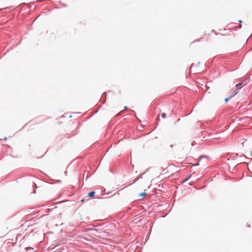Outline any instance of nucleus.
<instances>
[{"instance_id": "obj_1", "label": "nucleus", "mask_w": 252, "mask_h": 252, "mask_svg": "<svg viewBox=\"0 0 252 252\" xmlns=\"http://www.w3.org/2000/svg\"><path fill=\"white\" fill-rule=\"evenodd\" d=\"M238 92H239V89H236V90L234 91V93H233V94H231V97H233V96H235L236 94H238Z\"/></svg>"}, {"instance_id": "obj_2", "label": "nucleus", "mask_w": 252, "mask_h": 252, "mask_svg": "<svg viewBox=\"0 0 252 252\" xmlns=\"http://www.w3.org/2000/svg\"><path fill=\"white\" fill-rule=\"evenodd\" d=\"M95 194V192L94 191H91L90 192L89 194H88V196L90 197H94V195Z\"/></svg>"}, {"instance_id": "obj_3", "label": "nucleus", "mask_w": 252, "mask_h": 252, "mask_svg": "<svg viewBox=\"0 0 252 252\" xmlns=\"http://www.w3.org/2000/svg\"><path fill=\"white\" fill-rule=\"evenodd\" d=\"M243 83H244V82H241L240 83H238V84H236L235 86L237 88V89H239L241 88L240 87L241 85L243 84Z\"/></svg>"}, {"instance_id": "obj_4", "label": "nucleus", "mask_w": 252, "mask_h": 252, "mask_svg": "<svg viewBox=\"0 0 252 252\" xmlns=\"http://www.w3.org/2000/svg\"><path fill=\"white\" fill-rule=\"evenodd\" d=\"M161 117L162 118H165L166 117V114L164 113H163L161 114Z\"/></svg>"}, {"instance_id": "obj_5", "label": "nucleus", "mask_w": 252, "mask_h": 252, "mask_svg": "<svg viewBox=\"0 0 252 252\" xmlns=\"http://www.w3.org/2000/svg\"><path fill=\"white\" fill-rule=\"evenodd\" d=\"M146 195V193H145V192H142L140 194V196H142V197L145 196Z\"/></svg>"}, {"instance_id": "obj_6", "label": "nucleus", "mask_w": 252, "mask_h": 252, "mask_svg": "<svg viewBox=\"0 0 252 252\" xmlns=\"http://www.w3.org/2000/svg\"><path fill=\"white\" fill-rule=\"evenodd\" d=\"M137 180H138V179H137V178L135 179L134 180V181H133V182L132 183V184H133V183H134L135 182H136L137 181Z\"/></svg>"}, {"instance_id": "obj_7", "label": "nucleus", "mask_w": 252, "mask_h": 252, "mask_svg": "<svg viewBox=\"0 0 252 252\" xmlns=\"http://www.w3.org/2000/svg\"><path fill=\"white\" fill-rule=\"evenodd\" d=\"M207 157L205 156H202L200 157V158H206Z\"/></svg>"}, {"instance_id": "obj_8", "label": "nucleus", "mask_w": 252, "mask_h": 252, "mask_svg": "<svg viewBox=\"0 0 252 252\" xmlns=\"http://www.w3.org/2000/svg\"><path fill=\"white\" fill-rule=\"evenodd\" d=\"M228 100V98H226L225 99V101L226 102H227Z\"/></svg>"}, {"instance_id": "obj_9", "label": "nucleus", "mask_w": 252, "mask_h": 252, "mask_svg": "<svg viewBox=\"0 0 252 252\" xmlns=\"http://www.w3.org/2000/svg\"><path fill=\"white\" fill-rule=\"evenodd\" d=\"M4 140L6 141L7 140V138L6 137H4V139H3Z\"/></svg>"}, {"instance_id": "obj_10", "label": "nucleus", "mask_w": 252, "mask_h": 252, "mask_svg": "<svg viewBox=\"0 0 252 252\" xmlns=\"http://www.w3.org/2000/svg\"><path fill=\"white\" fill-rule=\"evenodd\" d=\"M127 109V107L126 106H125V109Z\"/></svg>"}, {"instance_id": "obj_11", "label": "nucleus", "mask_w": 252, "mask_h": 252, "mask_svg": "<svg viewBox=\"0 0 252 252\" xmlns=\"http://www.w3.org/2000/svg\"><path fill=\"white\" fill-rule=\"evenodd\" d=\"M239 22L240 23H242V21H241V20L239 21Z\"/></svg>"}, {"instance_id": "obj_12", "label": "nucleus", "mask_w": 252, "mask_h": 252, "mask_svg": "<svg viewBox=\"0 0 252 252\" xmlns=\"http://www.w3.org/2000/svg\"><path fill=\"white\" fill-rule=\"evenodd\" d=\"M84 199H82V200H81V202H84Z\"/></svg>"}]
</instances>
